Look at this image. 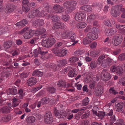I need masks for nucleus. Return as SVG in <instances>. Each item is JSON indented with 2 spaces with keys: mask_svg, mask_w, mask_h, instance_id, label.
I'll use <instances>...</instances> for the list:
<instances>
[{
  "mask_svg": "<svg viewBox=\"0 0 125 125\" xmlns=\"http://www.w3.org/2000/svg\"><path fill=\"white\" fill-rule=\"evenodd\" d=\"M41 45L47 48L51 47L56 42V41L55 39L52 37L48 38L47 40H42Z\"/></svg>",
  "mask_w": 125,
  "mask_h": 125,
  "instance_id": "f257e3e1",
  "label": "nucleus"
},
{
  "mask_svg": "<svg viewBox=\"0 0 125 125\" xmlns=\"http://www.w3.org/2000/svg\"><path fill=\"white\" fill-rule=\"evenodd\" d=\"M44 117V121L46 124H50L53 121L51 112L50 111L46 112Z\"/></svg>",
  "mask_w": 125,
  "mask_h": 125,
  "instance_id": "f03ea898",
  "label": "nucleus"
},
{
  "mask_svg": "<svg viewBox=\"0 0 125 125\" xmlns=\"http://www.w3.org/2000/svg\"><path fill=\"white\" fill-rule=\"evenodd\" d=\"M113 38L114 42H113V44L115 46L120 44L123 40L122 35L120 34L116 35Z\"/></svg>",
  "mask_w": 125,
  "mask_h": 125,
  "instance_id": "7ed1b4c3",
  "label": "nucleus"
},
{
  "mask_svg": "<svg viewBox=\"0 0 125 125\" xmlns=\"http://www.w3.org/2000/svg\"><path fill=\"white\" fill-rule=\"evenodd\" d=\"M53 113L54 116L59 119L65 117L67 115L66 113L59 112V111L55 107L53 109Z\"/></svg>",
  "mask_w": 125,
  "mask_h": 125,
  "instance_id": "20e7f679",
  "label": "nucleus"
},
{
  "mask_svg": "<svg viewBox=\"0 0 125 125\" xmlns=\"http://www.w3.org/2000/svg\"><path fill=\"white\" fill-rule=\"evenodd\" d=\"M101 75L102 79L104 81H106L111 78L110 75L106 70H104L102 72Z\"/></svg>",
  "mask_w": 125,
  "mask_h": 125,
  "instance_id": "39448f33",
  "label": "nucleus"
},
{
  "mask_svg": "<svg viewBox=\"0 0 125 125\" xmlns=\"http://www.w3.org/2000/svg\"><path fill=\"white\" fill-rule=\"evenodd\" d=\"M75 16V19L76 21H81L85 17L86 14L83 11H79L76 13Z\"/></svg>",
  "mask_w": 125,
  "mask_h": 125,
  "instance_id": "423d86ee",
  "label": "nucleus"
},
{
  "mask_svg": "<svg viewBox=\"0 0 125 125\" xmlns=\"http://www.w3.org/2000/svg\"><path fill=\"white\" fill-rule=\"evenodd\" d=\"M113 60L110 58L105 59L102 62L101 66L102 67L105 68L112 65L113 63Z\"/></svg>",
  "mask_w": 125,
  "mask_h": 125,
  "instance_id": "0eeeda50",
  "label": "nucleus"
},
{
  "mask_svg": "<svg viewBox=\"0 0 125 125\" xmlns=\"http://www.w3.org/2000/svg\"><path fill=\"white\" fill-rule=\"evenodd\" d=\"M117 7V6L115 5L112 8L111 10L110 13L111 15L114 17H117L120 14V12L118 11L119 8Z\"/></svg>",
  "mask_w": 125,
  "mask_h": 125,
  "instance_id": "6e6552de",
  "label": "nucleus"
},
{
  "mask_svg": "<svg viewBox=\"0 0 125 125\" xmlns=\"http://www.w3.org/2000/svg\"><path fill=\"white\" fill-rule=\"evenodd\" d=\"M103 88L101 85L98 86L94 91V94L96 96H99L103 93Z\"/></svg>",
  "mask_w": 125,
  "mask_h": 125,
  "instance_id": "1a4fd4ad",
  "label": "nucleus"
},
{
  "mask_svg": "<svg viewBox=\"0 0 125 125\" xmlns=\"http://www.w3.org/2000/svg\"><path fill=\"white\" fill-rule=\"evenodd\" d=\"M37 82V81L36 78L32 77L27 80L26 84L29 86H31L35 84Z\"/></svg>",
  "mask_w": 125,
  "mask_h": 125,
  "instance_id": "9d476101",
  "label": "nucleus"
},
{
  "mask_svg": "<svg viewBox=\"0 0 125 125\" xmlns=\"http://www.w3.org/2000/svg\"><path fill=\"white\" fill-rule=\"evenodd\" d=\"M53 9L56 12L58 13H61L64 11V10L62 7L57 4L54 6Z\"/></svg>",
  "mask_w": 125,
  "mask_h": 125,
  "instance_id": "9b49d317",
  "label": "nucleus"
},
{
  "mask_svg": "<svg viewBox=\"0 0 125 125\" xmlns=\"http://www.w3.org/2000/svg\"><path fill=\"white\" fill-rule=\"evenodd\" d=\"M63 24H61L59 22H57L54 24L52 29L53 30H56L59 29H63L65 28V26H63Z\"/></svg>",
  "mask_w": 125,
  "mask_h": 125,
  "instance_id": "f8f14e48",
  "label": "nucleus"
},
{
  "mask_svg": "<svg viewBox=\"0 0 125 125\" xmlns=\"http://www.w3.org/2000/svg\"><path fill=\"white\" fill-rule=\"evenodd\" d=\"M116 31L112 29L106 28L105 30V33L106 35L107 36H111L115 33Z\"/></svg>",
  "mask_w": 125,
  "mask_h": 125,
  "instance_id": "ddd939ff",
  "label": "nucleus"
},
{
  "mask_svg": "<svg viewBox=\"0 0 125 125\" xmlns=\"http://www.w3.org/2000/svg\"><path fill=\"white\" fill-rule=\"evenodd\" d=\"M7 92L8 94L14 95L17 93V90L15 87H12L10 88L7 90Z\"/></svg>",
  "mask_w": 125,
  "mask_h": 125,
  "instance_id": "4468645a",
  "label": "nucleus"
},
{
  "mask_svg": "<svg viewBox=\"0 0 125 125\" xmlns=\"http://www.w3.org/2000/svg\"><path fill=\"white\" fill-rule=\"evenodd\" d=\"M87 37L91 40H94L96 39L98 37V36L92 32H89L87 34Z\"/></svg>",
  "mask_w": 125,
  "mask_h": 125,
  "instance_id": "2eb2a0df",
  "label": "nucleus"
},
{
  "mask_svg": "<svg viewBox=\"0 0 125 125\" xmlns=\"http://www.w3.org/2000/svg\"><path fill=\"white\" fill-rule=\"evenodd\" d=\"M33 35V32L32 31L30 30L26 32L24 34V36L25 38L28 39L31 38Z\"/></svg>",
  "mask_w": 125,
  "mask_h": 125,
  "instance_id": "dca6fc26",
  "label": "nucleus"
},
{
  "mask_svg": "<svg viewBox=\"0 0 125 125\" xmlns=\"http://www.w3.org/2000/svg\"><path fill=\"white\" fill-rule=\"evenodd\" d=\"M77 72L75 69H72L68 73V75L69 76L71 77H76L77 74Z\"/></svg>",
  "mask_w": 125,
  "mask_h": 125,
  "instance_id": "f3484780",
  "label": "nucleus"
},
{
  "mask_svg": "<svg viewBox=\"0 0 125 125\" xmlns=\"http://www.w3.org/2000/svg\"><path fill=\"white\" fill-rule=\"evenodd\" d=\"M65 49L62 50L60 52H58L57 53V55L60 57H62L66 55L67 52V51Z\"/></svg>",
  "mask_w": 125,
  "mask_h": 125,
  "instance_id": "a211bd4d",
  "label": "nucleus"
},
{
  "mask_svg": "<svg viewBox=\"0 0 125 125\" xmlns=\"http://www.w3.org/2000/svg\"><path fill=\"white\" fill-rule=\"evenodd\" d=\"M12 44L11 41H9L5 42L3 45V47L5 49H7L10 47Z\"/></svg>",
  "mask_w": 125,
  "mask_h": 125,
  "instance_id": "6ab92c4d",
  "label": "nucleus"
},
{
  "mask_svg": "<svg viewBox=\"0 0 125 125\" xmlns=\"http://www.w3.org/2000/svg\"><path fill=\"white\" fill-rule=\"evenodd\" d=\"M81 9L87 12H90L91 11V8L90 5H86L81 7Z\"/></svg>",
  "mask_w": 125,
  "mask_h": 125,
  "instance_id": "aec40b11",
  "label": "nucleus"
},
{
  "mask_svg": "<svg viewBox=\"0 0 125 125\" xmlns=\"http://www.w3.org/2000/svg\"><path fill=\"white\" fill-rule=\"evenodd\" d=\"M10 111V109L7 106H5L3 107L0 109V112H1L2 113H7L9 112Z\"/></svg>",
  "mask_w": 125,
  "mask_h": 125,
  "instance_id": "412c9836",
  "label": "nucleus"
},
{
  "mask_svg": "<svg viewBox=\"0 0 125 125\" xmlns=\"http://www.w3.org/2000/svg\"><path fill=\"white\" fill-rule=\"evenodd\" d=\"M123 68L119 66H117L116 68V72L118 75H122L123 74Z\"/></svg>",
  "mask_w": 125,
  "mask_h": 125,
  "instance_id": "4be33fe9",
  "label": "nucleus"
},
{
  "mask_svg": "<svg viewBox=\"0 0 125 125\" xmlns=\"http://www.w3.org/2000/svg\"><path fill=\"white\" fill-rule=\"evenodd\" d=\"M117 108L116 111L118 112L121 111L122 110V108L123 106V102H121L118 103L117 104Z\"/></svg>",
  "mask_w": 125,
  "mask_h": 125,
  "instance_id": "5701e85b",
  "label": "nucleus"
},
{
  "mask_svg": "<svg viewBox=\"0 0 125 125\" xmlns=\"http://www.w3.org/2000/svg\"><path fill=\"white\" fill-rule=\"evenodd\" d=\"M47 90L51 94H53L55 93L56 89L53 86L48 87L47 88Z\"/></svg>",
  "mask_w": 125,
  "mask_h": 125,
  "instance_id": "b1692460",
  "label": "nucleus"
},
{
  "mask_svg": "<svg viewBox=\"0 0 125 125\" xmlns=\"http://www.w3.org/2000/svg\"><path fill=\"white\" fill-rule=\"evenodd\" d=\"M86 23L83 22H80L77 24V26L78 28L82 29L86 26Z\"/></svg>",
  "mask_w": 125,
  "mask_h": 125,
  "instance_id": "393cba45",
  "label": "nucleus"
},
{
  "mask_svg": "<svg viewBox=\"0 0 125 125\" xmlns=\"http://www.w3.org/2000/svg\"><path fill=\"white\" fill-rule=\"evenodd\" d=\"M48 52V51L44 52L41 50L40 47V57L42 59H43L45 56V55Z\"/></svg>",
  "mask_w": 125,
  "mask_h": 125,
  "instance_id": "a878e982",
  "label": "nucleus"
},
{
  "mask_svg": "<svg viewBox=\"0 0 125 125\" xmlns=\"http://www.w3.org/2000/svg\"><path fill=\"white\" fill-rule=\"evenodd\" d=\"M118 119L117 117H115V115H114L111 116L110 119V123L111 125H112L116 121L118 122Z\"/></svg>",
  "mask_w": 125,
  "mask_h": 125,
  "instance_id": "bb28decb",
  "label": "nucleus"
},
{
  "mask_svg": "<svg viewBox=\"0 0 125 125\" xmlns=\"http://www.w3.org/2000/svg\"><path fill=\"white\" fill-rule=\"evenodd\" d=\"M6 9L8 13H9L13 11L14 8L12 5H8L6 6Z\"/></svg>",
  "mask_w": 125,
  "mask_h": 125,
  "instance_id": "cd10ccee",
  "label": "nucleus"
},
{
  "mask_svg": "<svg viewBox=\"0 0 125 125\" xmlns=\"http://www.w3.org/2000/svg\"><path fill=\"white\" fill-rule=\"evenodd\" d=\"M11 119L10 116H4L1 118L0 121L1 122H7L9 121Z\"/></svg>",
  "mask_w": 125,
  "mask_h": 125,
  "instance_id": "c85d7f7f",
  "label": "nucleus"
},
{
  "mask_svg": "<svg viewBox=\"0 0 125 125\" xmlns=\"http://www.w3.org/2000/svg\"><path fill=\"white\" fill-rule=\"evenodd\" d=\"M35 120V118L34 116H31L29 117L26 119L27 121L29 123H34Z\"/></svg>",
  "mask_w": 125,
  "mask_h": 125,
  "instance_id": "c756f323",
  "label": "nucleus"
},
{
  "mask_svg": "<svg viewBox=\"0 0 125 125\" xmlns=\"http://www.w3.org/2000/svg\"><path fill=\"white\" fill-rule=\"evenodd\" d=\"M18 93L19 95L17 96L18 99L22 98L24 95V92L23 90L21 89H20L18 90Z\"/></svg>",
  "mask_w": 125,
  "mask_h": 125,
  "instance_id": "7c9ffc66",
  "label": "nucleus"
},
{
  "mask_svg": "<svg viewBox=\"0 0 125 125\" xmlns=\"http://www.w3.org/2000/svg\"><path fill=\"white\" fill-rule=\"evenodd\" d=\"M50 99L47 97H44L42 98L41 100L40 104H45V103H48L49 102Z\"/></svg>",
  "mask_w": 125,
  "mask_h": 125,
  "instance_id": "2f4dec72",
  "label": "nucleus"
},
{
  "mask_svg": "<svg viewBox=\"0 0 125 125\" xmlns=\"http://www.w3.org/2000/svg\"><path fill=\"white\" fill-rule=\"evenodd\" d=\"M99 51H94L90 52V55L92 57H95L98 55Z\"/></svg>",
  "mask_w": 125,
  "mask_h": 125,
  "instance_id": "473e14b6",
  "label": "nucleus"
},
{
  "mask_svg": "<svg viewBox=\"0 0 125 125\" xmlns=\"http://www.w3.org/2000/svg\"><path fill=\"white\" fill-rule=\"evenodd\" d=\"M74 33L73 32L71 31L66 32L65 33V35L64 36L65 38L66 39H68L70 37V36H71L72 35L74 34Z\"/></svg>",
  "mask_w": 125,
  "mask_h": 125,
  "instance_id": "72a5a7b5",
  "label": "nucleus"
},
{
  "mask_svg": "<svg viewBox=\"0 0 125 125\" xmlns=\"http://www.w3.org/2000/svg\"><path fill=\"white\" fill-rule=\"evenodd\" d=\"M91 42V40L87 37V35L86 37L83 39V42L85 45L88 44L90 43Z\"/></svg>",
  "mask_w": 125,
  "mask_h": 125,
  "instance_id": "f704fd0d",
  "label": "nucleus"
},
{
  "mask_svg": "<svg viewBox=\"0 0 125 125\" xmlns=\"http://www.w3.org/2000/svg\"><path fill=\"white\" fill-rule=\"evenodd\" d=\"M17 98L14 97L13 99V104L12 106L13 107L17 106L18 104V98L17 96Z\"/></svg>",
  "mask_w": 125,
  "mask_h": 125,
  "instance_id": "c9c22d12",
  "label": "nucleus"
},
{
  "mask_svg": "<svg viewBox=\"0 0 125 125\" xmlns=\"http://www.w3.org/2000/svg\"><path fill=\"white\" fill-rule=\"evenodd\" d=\"M57 85L59 87H66V86L65 83L62 80H60L58 82Z\"/></svg>",
  "mask_w": 125,
  "mask_h": 125,
  "instance_id": "e433bc0d",
  "label": "nucleus"
},
{
  "mask_svg": "<svg viewBox=\"0 0 125 125\" xmlns=\"http://www.w3.org/2000/svg\"><path fill=\"white\" fill-rule=\"evenodd\" d=\"M51 18L52 21L54 22L57 21L59 20L60 19L59 17L56 15H54L52 16Z\"/></svg>",
  "mask_w": 125,
  "mask_h": 125,
  "instance_id": "4c0bfd02",
  "label": "nucleus"
},
{
  "mask_svg": "<svg viewBox=\"0 0 125 125\" xmlns=\"http://www.w3.org/2000/svg\"><path fill=\"white\" fill-rule=\"evenodd\" d=\"M38 13L36 12H33L32 11L30 12L28 14V17L30 18H31L34 17V16L37 17V14H38Z\"/></svg>",
  "mask_w": 125,
  "mask_h": 125,
  "instance_id": "58836bf2",
  "label": "nucleus"
},
{
  "mask_svg": "<svg viewBox=\"0 0 125 125\" xmlns=\"http://www.w3.org/2000/svg\"><path fill=\"white\" fill-rule=\"evenodd\" d=\"M105 57V55L103 54L100 56L99 58L97 59V64H100L102 61Z\"/></svg>",
  "mask_w": 125,
  "mask_h": 125,
  "instance_id": "ea45409f",
  "label": "nucleus"
},
{
  "mask_svg": "<svg viewBox=\"0 0 125 125\" xmlns=\"http://www.w3.org/2000/svg\"><path fill=\"white\" fill-rule=\"evenodd\" d=\"M118 59L120 61L125 60V53H123L120 55L118 57Z\"/></svg>",
  "mask_w": 125,
  "mask_h": 125,
  "instance_id": "a19ab883",
  "label": "nucleus"
},
{
  "mask_svg": "<svg viewBox=\"0 0 125 125\" xmlns=\"http://www.w3.org/2000/svg\"><path fill=\"white\" fill-rule=\"evenodd\" d=\"M104 24L105 25L111 27H112V24L111 23L110 20L108 19L105 20L104 22Z\"/></svg>",
  "mask_w": 125,
  "mask_h": 125,
  "instance_id": "79ce46f5",
  "label": "nucleus"
},
{
  "mask_svg": "<svg viewBox=\"0 0 125 125\" xmlns=\"http://www.w3.org/2000/svg\"><path fill=\"white\" fill-rule=\"evenodd\" d=\"M76 38V34L75 33L74 34L72 35L71 36H70L69 38L68 39L70 40L71 42H74L76 41L75 40V39Z\"/></svg>",
  "mask_w": 125,
  "mask_h": 125,
  "instance_id": "37998d69",
  "label": "nucleus"
},
{
  "mask_svg": "<svg viewBox=\"0 0 125 125\" xmlns=\"http://www.w3.org/2000/svg\"><path fill=\"white\" fill-rule=\"evenodd\" d=\"M98 112L97 116L99 117L100 119H102L105 115V113L102 111H99Z\"/></svg>",
  "mask_w": 125,
  "mask_h": 125,
  "instance_id": "c03bdc74",
  "label": "nucleus"
},
{
  "mask_svg": "<svg viewBox=\"0 0 125 125\" xmlns=\"http://www.w3.org/2000/svg\"><path fill=\"white\" fill-rule=\"evenodd\" d=\"M76 5H73L70 6V7L67 8V12L68 13L74 10L75 8V6Z\"/></svg>",
  "mask_w": 125,
  "mask_h": 125,
  "instance_id": "a18cd8bd",
  "label": "nucleus"
},
{
  "mask_svg": "<svg viewBox=\"0 0 125 125\" xmlns=\"http://www.w3.org/2000/svg\"><path fill=\"white\" fill-rule=\"evenodd\" d=\"M61 18L65 21H68L69 19V16L66 14L65 15H62Z\"/></svg>",
  "mask_w": 125,
  "mask_h": 125,
  "instance_id": "49530a36",
  "label": "nucleus"
},
{
  "mask_svg": "<svg viewBox=\"0 0 125 125\" xmlns=\"http://www.w3.org/2000/svg\"><path fill=\"white\" fill-rule=\"evenodd\" d=\"M59 63L61 64V66H63L66 65L67 64V62L66 60L64 59L59 61Z\"/></svg>",
  "mask_w": 125,
  "mask_h": 125,
  "instance_id": "de8ad7c7",
  "label": "nucleus"
},
{
  "mask_svg": "<svg viewBox=\"0 0 125 125\" xmlns=\"http://www.w3.org/2000/svg\"><path fill=\"white\" fill-rule=\"evenodd\" d=\"M78 60V58L76 57H73L70 58L69 59V61L71 63L75 62L77 61Z\"/></svg>",
  "mask_w": 125,
  "mask_h": 125,
  "instance_id": "09e8293b",
  "label": "nucleus"
},
{
  "mask_svg": "<svg viewBox=\"0 0 125 125\" xmlns=\"http://www.w3.org/2000/svg\"><path fill=\"white\" fill-rule=\"evenodd\" d=\"M109 92L110 93H112L114 95L118 93V92H117L114 89V87H111L110 88Z\"/></svg>",
  "mask_w": 125,
  "mask_h": 125,
  "instance_id": "8fccbe9b",
  "label": "nucleus"
},
{
  "mask_svg": "<svg viewBox=\"0 0 125 125\" xmlns=\"http://www.w3.org/2000/svg\"><path fill=\"white\" fill-rule=\"evenodd\" d=\"M66 1L67 4L68 6H70L71 5H76L77 3L76 1H74L70 0Z\"/></svg>",
  "mask_w": 125,
  "mask_h": 125,
  "instance_id": "3c124183",
  "label": "nucleus"
},
{
  "mask_svg": "<svg viewBox=\"0 0 125 125\" xmlns=\"http://www.w3.org/2000/svg\"><path fill=\"white\" fill-rule=\"evenodd\" d=\"M42 7H44L46 10L48 11V10L49 8V5L47 3H45L42 5Z\"/></svg>",
  "mask_w": 125,
  "mask_h": 125,
  "instance_id": "603ef678",
  "label": "nucleus"
},
{
  "mask_svg": "<svg viewBox=\"0 0 125 125\" xmlns=\"http://www.w3.org/2000/svg\"><path fill=\"white\" fill-rule=\"evenodd\" d=\"M116 6H117V7L119 8L118 11H119V10L121 12H122L123 13H125V10L124 8H122L123 5L122 4L119 5H117Z\"/></svg>",
  "mask_w": 125,
  "mask_h": 125,
  "instance_id": "864d4df0",
  "label": "nucleus"
},
{
  "mask_svg": "<svg viewBox=\"0 0 125 125\" xmlns=\"http://www.w3.org/2000/svg\"><path fill=\"white\" fill-rule=\"evenodd\" d=\"M46 30L43 27H40V35L45 33Z\"/></svg>",
  "mask_w": 125,
  "mask_h": 125,
  "instance_id": "5fc2aeb1",
  "label": "nucleus"
},
{
  "mask_svg": "<svg viewBox=\"0 0 125 125\" xmlns=\"http://www.w3.org/2000/svg\"><path fill=\"white\" fill-rule=\"evenodd\" d=\"M23 11L25 12H27L30 10L29 7L28 6H24L22 7Z\"/></svg>",
  "mask_w": 125,
  "mask_h": 125,
  "instance_id": "6e6d98bb",
  "label": "nucleus"
},
{
  "mask_svg": "<svg viewBox=\"0 0 125 125\" xmlns=\"http://www.w3.org/2000/svg\"><path fill=\"white\" fill-rule=\"evenodd\" d=\"M7 28L5 26L2 27L0 28V32L2 33L7 31Z\"/></svg>",
  "mask_w": 125,
  "mask_h": 125,
  "instance_id": "4d7b16f0",
  "label": "nucleus"
},
{
  "mask_svg": "<svg viewBox=\"0 0 125 125\" xmlns=\"http://www.w3.org/2000/svg\"><path fill=\"white\" fill-rule=\"evenodd\" d=\"M29 28L28 27H25L21 31L19 32V33L21 34L24 32L28 31V32L29 30Z\"/></svg>",
  "mask_w": 125,
  "mask_h": 125,
  "instance_id": "13d9d810",
  "label": "nucleus"
},
{
  "mask_svg": "<svg viewBox=\"0 0 125 125\" xmlns=\"http://www.w3.org/2000/svg\"><path fill=\"white\" fill-rule=\"evenodd\" d=\"M39 102H36L35 103H34V104H32V105H31L30 107L32 109H34L35 108L37 104V107L39 108Z\"/></svg>",
  "mask_w": 125,
  "mask_h": 125,
  "instance_id": "bf43d9fd",
  "label": "nucleus"
},
{
  "mask_svg": "<svg viewBox=\"0 0 125 125\" xmlns=\"http://www.w3.org/2000/svg\"><path fill=\"white\" fill-rule=\"evenodd\" d=\"M39 48L38 49V50L37 49H35L34 50V56L35 57H37L38 55L39 52Z\"/></svg>",
  "mask_w": 125,
  "mask_h": 125,
  "instance_id": "052dcab7",
  "label": "nucleus"
},
{
  "mask_svg": "<svg viewBox=\"0 0 125 125\" xmlns=\"http://www.w3.org/2000/svg\"><path fill=\"white\" fill-rule=\"evenodd\" d=\"M33 76H39V71L38 69L36 70L33 72L32 74Z\"/></svg>",
  "mask_w": 125,
  "mask_h": 125,
  "instance_id": "680f3d73",
  "label": "nucleus"
},
{
  "mask_svg": "<svg viewBox=\"0 0 125 125\" xmlns=\"http://www.w3.org/2000/svg\"><path fill=\"white\" fill-rule=\"evenodd\" d=\"M95 85V83L94 81L91 83L89 84V86L92 89H94Z\"/></svg>",
  "mask_w": 125,
  "mask_h": 125,
  "instance_id": "e2e57ef3",
  "label": "nucleus"
},
{
  "mask_svg": "<svg viewBox=\"0 0 125 125\" xmlns=\"http://www.w3.org/2000/svg\"><path fill=\"white\" fill-rule=\"evenodd\" d=\"M39 23V20H37L34 21L32 24V26L35 27H37Z\"/></svg>",
  "mask_w": 125,
  "mask_h": 125,
  "instance_id": "0e129e2a",
  "label": "nucleus"
},
{
  "mask_svg": "<svg viewBox=\"0 0 125 125\" xmlns=\"http://www.w3.org/2000/svg\"><path fill=\"white\" fill-rule=\"evenodd\" d=\"M117 67L116 65H114L111 67L110 69V71L111 72H116V68Z\"/></svg>",
  "mask_w": 125,
  "mask_h": 125,
  "instance_id": "69168bd1",
  "label": "nucleus"
},
{
  "mask_svg": "<svg viewBox=\"0 0 125 125\" xmlns=\"http://www.w3.org/2000/svg\"><path fill=\"white\" fill-rule=\"evenodd\" d=\"M21 24L23 26H25L26 24H27L28 23V21L27 20L25 19H24L22 20L21 21Z\"/></svg>",
  "mask_w": 125,
  "mask_h": 125,
  "instance_id": "338daca9",
  "label": "nucleus"
},
{
  "mask_svg": "<svg viewBox=\"0 0 125 125\" xmlns=\"http://www.w3.org/2000/svg\"><path fill=\"white\" fill-rule=\"evenodd\" d=\"M28 76V74L26 73H23L20 74V76L22 78L27 77Z\"/></svg>",
  "mask_w": 125,
  "mask_h": 125,
  "instance_id": "774afa93",
  "label": "nucleus"
}]
</instances>
